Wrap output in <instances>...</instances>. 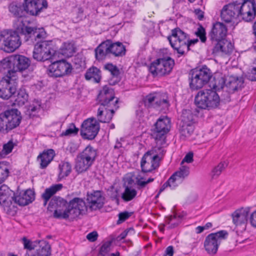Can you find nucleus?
Listing matches in <instances>:
<instances>
[{
  "mask_svg": "<svg viewBox=\"0 0 256 256\" xmlns=\"http://www.w3.org/2000/svg\"><path fill=\"white\" fill-rule=\"evenodd\" d=\"M189 86L190 89L198 90L209 83V86L224 80L222 77V72L212 70L206 64L200 65L191 69L188 73Z\"/></svg>",
  "mask_w": 256,
  "mask_h": 256,
  "instance_id": "nucleus-1",
  "label": "nucleus"
},
{
  "mask_svg": "<svg viewBox=\"0 0 256 256\" xmlns=\"http://www.w3.org/2000/svg\"><path fill=\"white\" fill-rule=\"evenodd\" d=\"M218 83L214 82V85L210 86V89L200 90L196 95L194 102L196 106L200 109L208 110L220 109L221 100L218 92H220L224 88V81Z\"/></svg>",
  "mask_w": 256,
  "mask_h": 256,
  "instance_id": "nucleus-2",
  "label": "nucleus"
},
{
  "mask_svg": "<svg viewBox=\"0 0 256 256\" xmlns=\"http://www.w3.org/2000/svg\"><path fill=\"white\" fill-rule=\"evenodd\" d=\"M167 48L159 50L156 59L148 66V71L154 78L163 77L170 75L175 65V60L170 56Z\"/></svg>",
  "mask_w": 256,
  "mask_h": 256,
  "instance_id": "nucleus-3",
  "label": "nucleus"
},
{
  "mask_svg": "<svg viewBox=\"0 0 256 256\" xmlns=\"http://www.w3.org/2000/svg\"><path fill=\"white\" fill-rule=\"evenodd\" d=\"M126 48L120 42H114L111 39L103 41L94 50L95 58L100 61L106 58L122 57L126 54Z\"/></svg>",
  "mask_w": 256,
  "mask_h": 256,
  "instance_id": "nucleus-4",
  "label": "nucleus"
},
{
  "mask_svg": "<svg viewBox=\"0 0 256 256\" xmlns=\"http://www.w3.org/2000/svg\"><path fill=\"white\" fill-rule=\"evenodd\" d=\"M144 106L148 109H154L166 112L170 106L167 92H155L148 94L143 100Z\"/></svg>",
  "mask_w": 256,
  "mask_h": 256,
  "instance_id": "nucleus-5",
  "label": "nucleus"
},
{
  "mask_svg": "<svg viewBox=\"0 0 256 256\" xmlns=\"http://www.w3.org/2000/svg\"><path fill=\"white\" fill-rule=\"evenodd\" d=\"M57 51L58 47L54 46L53 40H40L34 45L32 57L38 62L51 60L57 55Z\"/></svg>",
  "mask_w": 256,
  "mask_h": 256,
  "instance_id": "nucleus-6",
  "label": "nucleus"
},
{
  "mask_svg": "<svg viewBox=\"0 0 256 256\" xmlns=\"http://www.w3.org/2000/svg\"><path fill=\"white\" fill-rule=\"evenodd\" d=\"M98 156V150L94 148L90 144L88 145L75 159L74 169L78 174L87 171L94 164Z\"/></svg>",
  "mask_w": 256,
  "mask_h": 256,
  "instance_id": "nucleus-7",
  "label": "nucleus"
},
{
  "mask_svg": "<svg viewBox=\"0 0 256 256\" xmlns=\"http://www.w3.org/2000/svg\"><path fill=\"white\" fill-rule=\"evenodd\" d=\"M4 38L1 46V56L12 53L18 49L22 44L20 38L16 30H4L1 31V39Z\"/></svg>",
  "mask_w": 256,
  "mask_h": 256,
  "instance_id": "nucleus-8",
  "label": "nucleus"
},
{
  "mask_svg": "<svg viewBox=\"0 0 256 256\" xmlns=\"http://www.w3.org/2000/svg\"><path fill=\"white\" fill-rule=\"evenodd\" d=\"M69 205L67 209H66L62 214L56 213V214L62 220H66L70 218V221L72 222L74 219L78 218L80 214H84L86 213L83 209L86 208L87 210V206L86 202L82 198L75 197L70 200L68 202Z\"/></svg>",
  "mask_w": 256,
  "mask_h": 256,
  "instance_id": "nucleus-9",
  "label": "nucleus"
},
{
  "mask_svg": "<svg viewBox=\"0 0 256 256\" xmlns=\"http://www.w3.org/2000/svg\"><path fill=\"white\" fill-rule=\"evenodd\" d=\"M51 64L49 65L46 73L50 77L60 78L68 76L72 72V66L70 62L65 59L56 60L52 62L50 60Z\"/></svg>",
  "mask_w": 256,
  "mask_h": 256,
  "instance_id": "nucleus-10",
  "label": "nucleus"
},
{
  "mask_svg": "<svg viewBox=\"0 0 256 256\" xmlns=\"http://www.w3.org/2000/svg\"><path fill=\"white\" fill-rule=\"evenodd\" d=\"M100 130V124L94 117L83 121L81 124L80 134L84 140H93L98 135Z\"/></svg>",
  "mask_w": 256,
  "mask_h": 256,
  "instance_id": "nucleus-11",
  "label": "nucleus"
},
{
  "mask_svg": "<svg viewBox=\"0 0 256 256\" xmlns=\"http://www.w3.org/2000/svg\"><path fill=\"white\" fill-rule=\"evenodd\" d=\"M210 40L211 42V44L208 48L212 47L210 50L214 56H218L220 53L230 55L233 52L234 46L226 38H211Z\"/></svg>",
  "mask_w": 256,
  "mask_h": 256,
  "instance_id": "nucleus-12",
  "label": "nucleus"
},
{
  "mask_svg": "<svg viewBox=\"0 0 256 256\" xmlns=\"http://www.w3.org/2000/svg\"><path fill=\"white\" fill-rule=\"evenodd\" d=\"M171 127V120L167 116H161L154 124L152 135L156 140H160L168 132Z\"/></svg>",
  "mask_w": 256,
  "mask_h": 256,
  "instance_id": "nucleus-13",
  "label": "nucleus"
},
{
  "mask_svg": "<svg viewBox=\"0 0 256 256\" xmlns=\"http://www.w3.org/2000/svg\"><path fill=\"white\" fill-rule=\"evenodd\" d=\"M14 191L11 190L6 185L3 184L1 185V206L4 208L6 214L14 216L17 211V207L12 204Z\"/></svg>",
  "mask_w": 256,
  "mask_h": 256,
  "instance_id": "nucleus-14",
  "label": "nucleus"
},
{
  "mask_svg": "<svg viewBox=\"0 0 256 256\" xmlns=\"http://www.w3.org/2000/svg\"><path fill=\"white\" fill-rule=\"evenodd\" d=\"M31 22L29 17H25L24 20L18 22L16 29L21 36H24L26 42L30 40L32 42L34 35L36 33L38 28L31 26Z\"/></svg>",
  "mask_w": 256,
  "mask_h": 256,
  "instance_id": "nucleus-15",
  "label": "nucleus"
},
{
  "mask_svg": "<svg viewBox=\"0 0 256 256\" xmlns=\"http://www.w3.org/2000/svg\"><path fill=\"white\" fill-rule=\"evenodd\" d=\"M118 103L119 98H116L115 101L111 104L110 106H100L97 114L99 123H108L110 122L116 111L120 108Z\"/></svg>",
  "mask_w": 256,
  "mask_h": 256,
  "instance_id": "nucleus-16",
  "label": "nucleus"
},
{
  "mask_svg": "<svg viewBox=\"0 0 256 256\" xmlns=\"http://www.w3.org/2000/svg\"><path fill=\"white\" fill-rule=\"evenodd\" d=\"M102 190H92L86 193V201L89 204V208L91 211L100 210L104 206L106 198L103 196Z\"/></svg>",
  "mask_w": 256,
  "mask_h": 256,
  "instance_id": "nucleus-17",
  "label": "nucleus"
},
{
  "mask_svg": "<svg viewBox=\"0 0 256 256\" xmlns=\"http://www.w3.org/2000/svg\"><path fill=\"white\" fill-rule=\"evenodd\" d=\"M36 193L34 190L30 188L19 192V186L16 192L13 193L12 197L14 202L19 206H24L32 203L35 200Z\"/></svg>",
  "mask_w": 256,
  "mask_h": 256,
  "instance_id": "nucleus-18",
  "label": "nucleus"
},
{
  "mask_svg": "<svg viewBox=\"0 0 256 256\" xmlns=\"http://www.w3.org/2000/svg\"><path fill=\"white\" fill-rule=\"evenodd\" d=\"M27 14L32 16H38L44 8H46L48 3L46 0H24Z\"/></svg>",
  "mask_w": 256,
  "mask_h": 256,
  "instance_id": "nucleus-19",
  "label": "nucleus"
},
{
  "mask_svg": "<svg viewBox=\"0 0 256 256\" xmlns=\"http://www.w3.org/2000/svg\"><path fill=\"white\" fill-rule=\"evenodd\" d=\"M68 202L66 200L60 196H55L50 199L48 203V210L52 212V210L50 209V208H54L55 210L54 211L53 217L56 219L62 220V218H60L56 216L57 214H56V212L57 214H62V212L66 210V209L68 208Z\"/></svg>",
  "mask_w": 256,
  "mask_h": 256,
  "instance_id": "nucleus-20",
  "label": "nucleus"
},
{
  "mask_svg": "<svg viewBox=\"0 0 256 256\" xmlns=\"http://www.w3.org/2000/svg\"><path fill=\"white\" fill-rule=\"evenodd\" d=\"M14 68L10 70L11 73L16 74V72H22L26 70L29 71H33L31 66V60L24 55L18 54H14Z\"/></svg>",
  "mask_w": 256,
  "mask_h": 256,
  "instance_id": "nucleus-21",
  "label": "nucleus"
},
{
  "mask_svg": "<svg viewBox=\"0 0 256 256\" xmlns=\"http://www.w3.org/2000/svg\"><path fill=\"white\" fill-rule=\"evenodd\" d=\"M250 208L248 206L245 208H241L232 214V222L236 226H243L242 228L246 230Z\"/></svg>",
  "mask_w": 256,
  "mask_h": 256,
  "instance_id": "nucleus-22",
  "label": "nucleus"
},
{
  "mask_svg": "<svg viewBox=\"0 0 256 256\" xmlns=\"http://www.w3.org/2000/svg\"><path fill=\"white\" fill-rule=\"evenodd\" d=\"M115 98L114 89L108 85H104L102 86V89L99 91L96 100H98L100 106H110L111 102Z\"/></svg>",
  "mask_w": 256,
  "mask_h": 256,
  "instance_id": "nucleus-23",
  "label": "nucleus"
},
{
  "mask_svg": "<svg viewBox=\"0 0 256 256\" xmlns=\"http://www.w3.org/2000/svg\"><path fill=\"white\" fill-rule=\"evenodd\" d=\"M228 32L227 26L222 22H214L212 24V28L208 33L209 39L226 38Z\"/></svg>",
  "mask_w": 256,
  "mask_h": 256,
  "instance_id": "nucleus-24",
  "label": "nucleus"
},
{
  "mask_svg": "<svg viewBox=\"0 0 256 256\" xmlns=\"http://www.w3.org/2000/svg\"><path fill=\"white\" fill-rule=\"evenodd\" d=\"M38 248L36 249L34 254H30L26 252L24 256H50L51 255L52 248L48 242L42 240H38Z\"/></svg>",
  "mask_w": 256,
  "mask_h": 256,
  "instance_id": "nucleus-25",
  "label": "nucleus"
},
{
  "mask_svg": "<svg viewBox=\"0 0 256 256\" xmlns=\"http://www.w3.org/2000/svg\"><path fill=\"white\" fill-rule=\"evenodd\" d=\"M220 244V242L218 241L214 234L210 233L206 236L204 246L208 254L214 255L216 254Z\"/></svg>",
  "mask_w": 256,
  "mask_h": 256,
  "instance_id": "nucleus-26",
  "label": "nucleus"
},
{
  "mask_svg": "<svg viewBox=\"0 0 256 256\" xmlns=\"http://www.w3.org/2000/svg\"><path fill=\"white\" fill-rule=\"evenodd\" d=\"M11 80H6L4 77L1 79V82L3 83L1 88V98L8 100L16 93V88L10 82Z\"/></svg>",
  "mask_w": 256,
  "mask_h": 256,
  "instance_id": "nucleus-27",
  "label": "nucleus"
},
{
  "mask_svg": "<svg viewBox=\"0 0 256 256\" xmlns=\"http://www.w3.org/2000/svg\"><path fill=\"white\" fill-rule=\"evenodd\" d=\"M25 7L24 2L21 3L18 1H14L9 5L8 8L10 12L19 18L18 21L24 20L25 17H28L26 15V10H24Z\"/></svg>",
  "mask_w": 256,
  "mask_h": 256,
  "instance_id": "nucleus-28",
  "label": "nucleus"
},
{
  "mask_svg": "<svg viewBox=\"0 0 256 256\" xmlns=\"http://www.w3.org/2000/svg\"><path fill=\"white\" fill-rule=\"evenodd\" d=\"M6 54H4V56H1L2 59L1 60V72H2V70H7L6 77L9 78V80H12V78L14 76V74L11 73L10 70L14 68V54L6 56Z\"/></svg>",
  "mask_w": 256,
  "mask_h": 256,
  "instance_id": "nucleus-29",
  "label": "nucleus"
},
{
  "mask_svg": "<svg viewBox=\"0 0 256 256\" xmlns=\"http://www.w3.org/2000/svg\"><path fill=\"white\" fill-rule=\"evenodd\" d=\"M242 6H246L248 8L243 20L246 22H252L256 17V0H242Z\"/></svg>",
  "mask_w": 256,
  "mask_h": 256,
  "instance_id": "nucleus-30",
  "label": "nucleus"
},
{
  "mask_svg": "<svg viewBox=\"0 0 256 256\" xmlns=\"http://www.w3.org/2000/svg\"><path fill=\"white\" fill-rule=\"evenodd\" d=\"M76 48L74 46V43L73 40L70 42L68 40L62 44L61 46L58 47L57 54H61L65 57H70L76 52Z\"/></svg>",
  "mask_w": 256,
  "mask_h": 256,
  "instance_id": "nucleus-31",
  "label": "nucleus"
},
{
  "mask_svg": "<svg viewBox=\"0 0 256 256\" xmlns=\"http://www.w3.org/2000/svg\"><path fill=\"white\" fill-rule=\"evenodd\" d=\"M177 129L180 134V138L185 139L193 134L194 128L192 124L180 122L177 124Z\"/></svg>",
  "mask_w": 256,
  "mask_h": 256,
  "instance_id": "nucleus-32",
  "label": "nucleus"
},
{
  "mask_svg": "<svg viewBox=\"0 0 256 256\" xmlns=\"http://www.w3.org/2000/svg\"><path fill=\"white\" fill-rule=\"evenodd\" d=\"M84 78L86 80H90L93 78L94 82L98 84L102 79V72L100 68L92 66L86 70Z\"/></svg>",
  "mask_w": 256,
  "mask_h": 256,
  "instance_id": "nucleus-33",
  "label": "nucleus"
},
{
  "mask_svg": "<svg viewBox=\"0 0 256 256\" xmlns=\"http://www.w3.org/2000/svg\"><path fill=\"white\" fill-rule=\"evenodd\" d=\"M122 186L124 188V190L121 194V198L124 202H130L136 196L137 191L132 186H126V182H124L122 184Z\"/></svg>",
  "mask_w": 256,
  "mask_h": 256,
  "instance_id": "nucleus-34",
  "label": "nucleus"
},
{
  "mask_svg": "<svg viewBox=\"0 0 256 256\" xmlns=\"http://www.w3.org/2000/svg\"><path fill=\"white\" fill-rule=\"evenodd\" d=\"M222 77L224 80V87L226 86V90L230 92L234 93L239 88L238 82V76H232L230 77L228 82L226 83V78L225 75L222 73Z\"/></svg>",
  "mask_w": 256,
  "mask_h": 256,
  "instance_id": "nucleus-35",
  "label": "nucleus"
},
{
  "mask_svg": "<svg viewBox=\"0 0 256 256\" xmlns=\"http://www.w3.org/2000/svg\"><path fill=\"white\" fill-rule=\"evenodd\" d=\"M16 98L14 100V102L12 103L11 106H14L17 104L18 106H24L26 102L28 100V94L26 92V89L22 86L18 90L16 95Z\"/></svg>",
  "mask_w": 256,
  "mask_h": 256,
  "instance_id": "nucleus-36",
  "label": "nucleus"
},
{
  "mask_svg": "<svg viewBox=\"0 0 256 256\" xmlns=\"http://www.w3.org/2000/svg\"><path fill=\"white\" fill-rule=\"evenodd\" d=\"M22 120V114H18V116H16V118H12V120H9L8 121H6V128L4 129L3 126H1V132L2 131V132L6 134L8 132L10 131L11 130L16 128L18 127Z\"/></svg>",
  "mask_w": 256,
  "mask_h": 256,
  "instance_id": "nucleus-37",
  "label": "nucleus"
},
{
  "mask_svg": "<svg viewBox=\"0 0 256 256\" xmlns=\"http://www.w3.org/2000/svg\"><path fill=\"white\" fill-rule=\"evenodd\" d=\"M10 105L8 104L7 109L1 112V122L4 120L8 121L10 119L12 120V118L18 116V114H20V112L18 108H10Z\"/></svg>",
  "mask_w": 256,
  "mask_h": 256,
  "instance_id": "nucleus-38",
  "label": "nucleus"
},
{
  "mask_svg": "<svg viewBox=\"0 0 256 256\" xmlns=\"http://www.w3.org/2000/svg\"><path fill=\"white\" fill-rule=\"evenodd\" d=\"M245 6H242V5L240 7H236V4H228L224 6L222 8V14L224 15V12H225L226 8H228V10L230 11V12H232L234 15H235L236 17L240 15H243L246 14V12H243V8H244Z\"/></svg>",
  "mask_w": 256,
  "mask_h": 256,
  "instance_id": "nucleus-39",
  "label": "nucleus"
},
{
  "mask_svg": "<svg viewBox=\"0 0 256 256\" xmlns=\"http://www.w3.org/2000/svg\"><path fill=\"white\" fill-rule=\"evenodd\" d=\"M172 36L176 38L174 42H180L188 39L189 35L182 30L179 27H176L172 30Z\"/></svg>",
  "mask_w": 256,
  "mask_h": 256,
  "instance_id": "nucleus-40",
  "label": "nucleus"
},
{
  "mask_svg": "<svg viewBox=\"0 0 256 256\" xmlns=\"http://www.w3.org/2000/svg\"><path fill=\"white\" fill-rule=\"evenodd\" d=\"M18 143L17 140L16 142H14L12 139H11L7 143L4 144L1 150V158H5L6 156L12 152L14 146H16Z\"/></svg>",
  "mask_w": 256,
  "mask_h": 256,
  "instance_id": "nucleus-41",
  "label": "nucleus"
},
{
  "mask_svg": "<svg viewBox=\"0 0 256 256\" xmlns=\"http://www.w3.org/2000/svg\"><path fill=\"white\" fill-rule=\"evenodd\" d=\"M79 128H76L73 122L68 124L66 130L63 131L60 135V137L72 136L78 134Z\"/></svg>",
  "mask_w": 256,
  "mask_h": 256,
  "instance_id": "nucleus-42",
  "label": "nucleus"
},
{
  "mask_svg": "<svg viewBox=\"0 0 256 256\" xmlns=\"http://www.w3.org/2000/svg\"><path fill=\"white\" fill-rule=\"evenodd\" d=\"M22 242L24 244V249L26 250V252H28L30 254L32 250H34L38 247V240L32 241L30 239L27 238L26 236H24L21 239Z\"/></svg>",
  "mask_w": 256,
  "mask_h": 256,
  "instance_id": "nucleus-43",
  "label": "nucleus"
},
{
  "mask_svg": "<svg viewBox=\"0 0 256 256\" xmlns=\"http://www.w3.org/2000/svg\"><path fill=\"white\" fill-rule=\"evenodd\" d=\"M195 114L189 109H183L181 115L182 120L180 122L188 124H192L194 120Z\"/></svg>",
  "mask_w": 256,
  "mask_h": 256,
  "instance_id": "nucleus-44",
  "label": "nucleus"
},
{
  "mask_svg": "<svg viewBox=\"0 0 256 256\" xmlns=\"http://www.w3.org/2000/svg\"><path fill=\"white\" fill-rule=\"evenodd\" d=\"M104 69L109 71L110 72L112 77L116 78L120 76V72L118 68L111 62H108L104 66Z\"/></svg>",
  "mask_w": 256,
  "mask_h": 256,
  "instance_id": "nucleus-45",
  "label": "nucleus"
},
{
  "mask_svg": "<svg viewBox=\"0 0 256 256\" xmlns=\"http://www.w3.org/2000/svg\"><path fill=\"white\" fill-rule=\"evenodd\" d=\"M198 26L196 29V30L194 32V34L198 37L199 38L200 42L202 43H206L207 40L206 38V28L202 26V25L198 23Z\"/></svg>",
  "mask_w": 256,
  "mask_h": 256,
  "instance_id": "nucleus-46",
  "label": "nucleus"
},
{
  "mask_svg": "<svg viewBox=\"0 0 256 256\" xmlns=\"http://www.w3.org/2000/svg\"><path fill=\"white\" fill-rule=\"evenodd\" d=\"M114 240L115 238H112L110 240L104 242L100 248L98 256H106L110 251V246Z\"/></svg>",
  "mask_w": 256,
  "mask_h": 256,
  "instance_id": "nucleus-47",
  "label": "nucleus"
},
{
  "mask_svg": "<svg viewBox=\"0 0 256 256\" xmlns=\"http://www.w3.org/2000/svg\"><path fill=\"white\" fill-rule=\"evenodd\" d=\"M72 164L68 162L61 161L59 164L58 169L59 171L68 176L72 172Z\"/></svg>",
  "mask_w": 256,
  "mask_h": 256,
  "instance_id": "nucleus-48",
  "label": "nucleus"
},
{
  "mask_svg": "<svg viewBox=\"0 0 256 256\" xmlns=\"http://www.w3.org/2000/svg\"><path fill=\"white\" fill-rule=\"evenodd\" d=\"M179 44L176 46V44H172V49L176 52V53L178 54V58H180V56H184L186 54L184 48L188 45L187 41L184 40L180 42H178Z\"/></svg>",
  "mask_w": 256,
  "mask_h": 256,
  "instance_id": "nucleus-49",
  "label": "nucleus"
},
{
  "mask_svg": "<svg viewBox=\"0 0 256 256\" xmlns=\"http://www.w3.org/2000/svg\"><path fill=\"white\" fill-rule=\"evenodd\" d=\"M63 188L62 184H53L50 187L46 188L44 192L47 194L51 197L54 196V195L58 191H60Z\"/></svg>",
  "mask_w": 256,
  "mask_h": 256,
  "instance_id": "nucleus-50",
  "label": "nucleus"
},
{
  "mask_svg": "<svg viewBox=\"0 0 256 256\" xmlns=\"http://www.w3.org/2000/svg\"><path fill=\"white\" fill-rule=\"evenodd\" d=\"M160 160L161 158H160L158 154H154L152 157L148 158V160H150L151 164L148 168L150 172H152L154 170H155L160 166Z\"/></svg>",
  "mask_w": 256,
  "mask_h": 256,
  "instance_id": "nucleus-51",
  "label": "nucleus"
},
{
  "mask_svg": "<svg viewBox=\"0 0 256 256\" xmlns=\"http://www.w3.org/2000/svg\"><path fill=\"white\" fill-rule=\"evenodd\" d=\"M133 214L134 212H128V211L126 210L120 212L118 214V218L116 222V224L118 225L122 224L126 220H128L129 218H130L132 215Z\"/></svg>",
  "mask_w": 256,
  "mask_h": 256,
  "instance_id": "nucleus-52",
  "label": "nucleus"
},
{
  "mask_svg": "<svg viewBox=\"0 0 256 256\" xmlns=\"http://www.w3.org/2000/svg\"><path fill=\"white\" fill-rule=\"evenodd\" d=\"M228 164L224 162H220L212 170V178H214L218 177L219 175L220 174L222 171L225 168L226 166H227Z\"/></svg>",
  "mask_w": 256,
  "mask_h": 256,
  "instance_id": "nucleus-53",
  "label": "nucleus"
},
{
  "mask_svg": "<svg viewBox=\"0 0 256 256\" xmlns=\"http://www.w3.org/2000/svg\"><path fill=\"white\" fill-rule=\"evenodd\" d=\"M228 10V8H226L224 15L222 14V10L220 14L222 20L228 24L232 22V18H236L235 15H234V14L230 12V11Z\"/></svg>",
  "mask_w": 256,
  "mask_h": 256,
  "instance_id": "nucleus-54",
  "label": "nucleus"
},
{
  "mask_svg": "<svg viewBox=\"0 0 256 256\" xmlns=\"http://www.w3.org/2000/svg\"><path fill=\"white\" fill-rule=\"evenodd\" d=\"M46 32L44 30V29L43 28H38V30H36V33L34 35V37L32 38V42L34 43V42L40 40H44V39L46 36Z\"/></svg>",
  "mask_w": 256,
  "mask_h": 256,
  "instance_id": "nucleus-55",
  "label": "nucleus"
},
{
  "mask_svg": "<svg viewBox=\"0 0 256 256\" xmlns=\"http://www.w3.org/2000/svg\"><path fill=\"white\" fill-rule=\"evenodd\" d=\"M55 155L56 154L54 150L52 148L44 150L42 153L39 154L38 156V159H39L40 158H45L48 160L51 158H52V157L53 159Z\"/></svg>",
  "mask_w": 256,
  "mask_h": 256,
  "instance_id": "nucleus-56",
  "label": "nucleus"
},
{
  "mask_svg": "<svg viewBox=\"0 0 256 256\" xmlns=\"http://www.w3.org/2000/svg\"><path fill=\"white\" fill-rule=\"evenodd\" d=\"M212 234H214L218 240L220 242L221 240L226 239L228 235V232L226 230H220L216 232H212Z\"/></svg>",
  "mask_w": 256,
  "mask_h": 256,
  "instance_id": "nucleus-57",
  "label": "nucleus"
},
{
  "mask_svg": "<svg viewBox=\"0 0 256 256\" xmlns=\"http://www.w3.org/2000/svg\"><path fill=\"white\" fill-rule=\"evenodd\" d=\"M11 169V167L6 166L5 168H3L2 166H1V170H2L3 172H1V184L4 182V180L8 177L10 176V170Z\"/></svg>",
  "mask_w": 256,
  "mask_h": 256,
  "instance_id": "nucleus-58",
  "label": "nucleus"
},
{
  "mask_svg": "<svg viewBox=\"0 0 256 256\" xmlns=\"http://www.w3.org/2000/svg\"><path fill=\"white\" fill-rule=\"evenodd\" d=\"M232 93L230 92L228 90H226L225 92H224L223 93L221 94V103L224 102L226 104V102H229L231 100L230 94Z\"/></svg>",
  "mask_w": 256,
  "mask_h": 256,
  "instance_id": "nucleus-59",
  "label": "nucleus"
},
{
  "mask_svg": "<svg viewBox=\"0 0 256 256\" xmlns=\"http://www.w3.org/2000/svg\"><path fill=\"white\" fill-rule=\"evenodd\" d=\"M194 152H189L186 154L184 158L180 162V165H182L184 162L191 163L194 161Z\"/></svg>",
  "mask_w": 256,
  "mask_h": 256,
  "instance_id": "nucleus-60",
  "label": "nucleus"
},
{
  "mask_svg": "<svg viewBox=\"0 0 256 256\" xmlns=\"http://www.w3.org/2000/svg\"><path fill=\"white\" fill-rule=\"evenodd\" d=\"M98 236V232L96 230H94L88 234L86 237L89 242H94L97 240Z\"/></svg>",
  "mask_w": 256,
  "mask_h": 256,
  "instance_id": "nucleus-61",
  "label": "nucleus"
},
{
  "mask_svg": "<svg viewBox=\"0 0 256 256\" xmlns=\"http://www.w3.org/2000/svg\"><path fill=\"white\" fill-rule=\"evenodd\" d=\"M40 168L41 169L46 168L48 165L50 163V162L52 160V158H49L48 160L45 158H40Z\"/></svg>",
  "mask_w": 256,
  "mask_h": 256,
  "instance_id": "nucleus-62",
  "label": "nucleus"
},
{
  "mask_svg": "<svg viewBox=\"0 0 256 256\" xmlns=\"http://www.w3.org/2000/svg\"><path fill=\"white\" fill-rule=\"evenodd\" d=\"M86 16L84 14V10L82 7L78 8V12L76 13V22L80 20H82L83 18H86Z\"/></svg>",
  "mask_w": 256,
  "mask_h": 256,
  "instance_id": "nucleus-63",
  "label": "nucleus"
},
{
  "mask_svg": "<svg viewBox=\"0 0 256 256\" xmlns=\"http://www.w3.org/2000/svg\"><path fill=\"white\" fill-rule=\"evenodd\" d=\"M249 220L251 225L256 228V210L250 214Z\"/></svg>",
  "mask_w": 256,
  "mask_h": 256,
  "instance_id": "nucleus-64",
  "label": "nucleus"
}]
</instances>
